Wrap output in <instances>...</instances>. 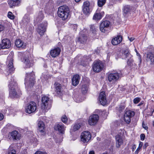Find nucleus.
Returning a JSON list of instances; mask_svg holds the SVG:
<instances>
[{
	"instance_id": "1",
	"label": "nucleus",
	"mask_w": 154,
	"mask_h": 154,
	"mask_svg": "<svg viewBox=\"0 0 154 154\" xmlns=\"http://www.w3.org/2000/svg\"><path fill=\"white\" fill-rule=\"evenodd\" d=\"M35 80V75L33 73L31 72L30 74L26 73L24 83L26 88L27 90H29L34 85Z\"/></svg>"
},
{
	"instance_id": "2",
	"label": "nucleus",
	"mask_w": 154,
	"mask_h": 154,
	"mask_svg": "<svg viewBox=\"0 0 154 154\" xmlns=\"http://www.w3.org/2000/svg\"><path fill=\"white\" fill-rule=\"evenodd\" d=\"M69 9L66 6H61L58 8V15L63 20H65L67 19L69 15Z\"/></svg>"
},
{
	"instance_id": "3",
	"label": "nucleus",
	"mask_w": 154,
	"mask_h": 154,
	"mask_svg": "<svg viewBox=\"0 0 154 154\" xmlns=\"http://www.w3.org/2000/svg\"><path fill=\"white\" fill-rule=\"evenodd\" d=\"M9 91V96L11 98L17 97L18 94L16 91L17 88V84L14 81V79L12 78L11 79V81L8 85Z\"/></svg>"
},
{
	"instance_id": "4",
	"label": "nucleus",
	"mask_w": 154,
	"mask_h": 154,
	"mask_svg": "<svg viewBox=\"0 0 154 154\" xmlns=\"http://www.w3.org/2000/svg\"><path fill=\"white\" fill-rule=\"evenodd\" d=\"M121 75V73L120 72L115 71L112 72L108 75V80L112 84H115L119 79Z\"/></svg>"
},
{
	"instance_id": "5",
	"label": "nucleus",
	"mask_w": 154,
	"mask_h": 154,
	"mask_svg": "<svg viewBox=\"0 0 154 154\" xmlns=\"http://www.w3.org/2000/svg\"><path fill=\"white\" fill-rule=\"evenodd\" d=\"M104 66L103 63L101 61H95L93 65V70L96 72H99L103 69Z\"/></svg>"
},
{
	"instance_id": "6",
	"label": "nucleus",
	"mask_w": 154,
	"mask_h": 154,
	"mask_svg": "<svg viewBox=\"0 0 154 154\" xmlns=\"http://www.w3.org/2000/svg\"><path fill=\"white\" fill-rule=\"evenodd\" d=\"M37 108L36 104L33 101H30L26 106L25 108V111L26 112L30 114L35 111Z\"/></svg>"
},
{
	"instance_id": "7",
	"label": "nucleus",
	"mask_w": 154,
	"mask_h": 154,
	"mask_svg": "<svg viewBox=\"0 0 154 154\" xmlns=\"http://www.w3.org/2000/svg\"><path fill=\"white\" fill-rule=\"evenodd\" d=\"M91 134L88 131L82 132L81 135V141L84 143L88 142L91 138Z\"/></svg>"
},
{
	"instance_id": "8",
	"label": "nucleus",
	"mask_w": 154,
	"mask_h": 154,
	"mask_svg": "<svg viewBox=\"0 0 154 154\" xmlns=\"http://www.w3.org/2000/svg\"><path fill=\"white\" fill-rule=\"evenodd\" d=\"M110 23V22L108 20L103 21L100 25L99 28L100 31L104 33L107 31Z\"/></svg>"
},
{
	"instance_id": "9",
	"label": "nucleus",
	"mask_w": 154,
	"mask_h": 154,
	"mask_svg": "<svg viewBox=\"0 0 154 154\" xmlns=\"http://www.w3.org/2000/svg\"><path fill=\"white\" fill-rule=\"evenodd\" d=\"M47 24L46 22L40 24L38 26L37 29V31L38 33L41 35H42L46 30V28Z\"/></svg>"
},
{
	"instance_id": "10",
	"label": "nucleus",
	"mask_w": 154,
	"mask_h": 154,
	"mask_svg": "<svg viewBox=\"0 0 154 154\" xmlns=\"http://www.w3.org/2000/svg\"><path fill=\"white\" fill-rule=\"evenodd\" d=\"M11 42L8 39H3L0 44V50L8 48L11 46Z\"/></svg>"
},
{
	"instance_id": "11",
	"label": "nucleus",
	"mask_w": 154,
	"mask_h": 154,
	"mask_svg": "<svg viewBox=\"0 0 154 154\" xmlns=\"http://www.w3.org/2000/svg\"><path fill=\"white\" fill-rule=\"evenodd\" d=\"M99 119V116L97 115L94 114L89 117L88 120L89 124L91 125H94L98 122Z\"/></svg>"
},
{
	"instance_id": "12",
	"label": "nucleus",
	"mask_w": 154,
	"mask_h": 154,
	"mask_svg": "<svg viewBox=\"0 0 154 154\" xmlns=\"http://www.w3.org/2000/svg\"><path fill=\"white\" fill-rule=\"evenodd\" d=\"M90 3L88 1H86L84 2L82 6V11L85 15H88L90 14Z\"/></svg>"
},
{
	"instance_id": "13",
	"label": "nucleus",
	"mask_w": 154,
	"mask_h": 154,
	"mask_svg": "<svg viewBox=\"0 0 154 154\" xmlns=\"http://www.w3.org/2000/svg\"><path fill=\"white\" fill-rule=\"evenodd\" d=\"M104 15V12L100 11L97 9L94 13L93 19L95 20H99L101 19Z\"/></svg>"
},
{
	"instance_id": "14",
	"label": "nucleus",
	"mask_w": 154,
	"mask_h": 154,
	"mask_svg": "<svg viewBox=\"0 0 154 154\" xmlns=\"http://www.w3.org/2000/svg\"><path fill=\"white\" fill-rule=\"evenodd\" d=\"M99 100L100 103L103 105H105L107 103L106 95L104 91L101 92L99 94Z\"/></svg>"
},
{
	"instance_id": "15",
	"label": "nucleus",
	"mask_w": 154,
	"mask_h": 154,
	"mask_svg": "<svg viewBox=\"0 0 154 154\" xmlns=\"http://www.w3.org/2000/svg\"><path fill=\"white\" fill-rule=\"evenodd\" d=\"M49 101V97L46 96L43 97L42 99V108L43 109L47 108L48 102Z\"/></svg>"
},
{
	"instance_id": "16",
	"label": "nucleus",
	"mask_w": 154,
	"mask_h": 154,
	"mask_svg": "<svg viewBox=\"0 0 154 154\" xmlns=\"http://www.w3.org/2000/svg\"><path fill=\"white\" fill-rule=\"evenodd\" d=\"M21 0H8V3L10 8H13L19 6Z\"/></svg>"
},
{
	"instance_id": "17",
	"label": "nucleus",
	"mask_w": 154,
	"mask_h": 154,
	"mask_svg": "<svg viewBox=\"0 0 154 154\" xmlns=\"http://www.w3.org/2000/svg\"><path fill=\"white\" fill-rule=\"evenodd\" d=\"M122 37L121 35H118L113 38L111 41L112 44L114 45L119 44L122 41Z\"/></svg>"
},
{
	"instance_id": "18",
	"label": "nucleus",
	"mask_w": 154,
	"mask_h": 154,
	"mask_svg": "<svg viewBox=\"0 0 154 154\" xmlns=\"http://www.w3.org/2000/svg\"><path fill=\"white\" fill-rule=\"evenodd\" d=\"M146 60L149 62L151 64H154V56L152 53L151 52H148L147 53Z\"/></svg>"
},
{
	"instance_id": "19",
	"label": "nucleus",
	"mask_w": 154,
	"mask_h": 154,
	"mask_svg": "<svg viewBox=\"0 0 154 154\" xmlns=\"http://www.w3.org/2000/svg\"><path fill=\"white\" fill-rule=\"evenodd\" d=\"M22 62L25 64V68H29L33 65V63L32 61H30L28 57H24L22 60Z\"/></svg>"
},
{
	"instance_id": "20",
	"label": "nucleus",
	"mask_w": 154,
	"mask_h": 154,
	"mask_svg": "<svg viewBox=\"0 0 154 154\" xmlns=\"http://www.w3.org/2000/svg\"><path fill=\"white\" fill-rule=\"evenodd\" d=\"M12 137L14 140H19L20 139V135L17 131H14L9 134Z\"/></svg>"
},
{
	"instance_id": "21",
	"label": "nucleus",
	"mask_w": 154,
	"mask_h": 154,
	"mask_svg": "<svg viewBox=\"0 0 154 154\" xmlns=\"http://www.w3.org/2000/svg\"><path fill=\"white\" fill-rule=\"evenodd\" d=\"M60 51V48H57L51 51L50 54L52 57H55L59 54Z\"/></svg>"
},
{
	"instance_id": "22",
	"label": "nucleus",
	"mask_w": 154,
	"mask_h": 154,
	"mask_svg": "<svg viewBox=\"0 0 154 154\" xmlns=\"http://www.w3.org/2000/svg\"><path fill=\"white\" fill-rule=\"evenodd\" d=\"M80 79V78L79 75H74L72 79V85L75 86L77 85L79 83Z\"/></svg>"
},
{
	"instance_id": "23",
	"label": "nucleus",
	"mask_w": 154,
	"mask_h": 154,
	"mask_svg": "<svg viewBox=\"0 0 154 154\" xmlns=\"http://www.w3.org/2000/svg\"><path fill=\"white\" fill-rule=\"evenodd\" d=\"M55 129L61 133H63L65 130L63 124L62 123L58 124L56 125L55 127Z\"/></svg>"
},
{
	"instance_id": "24",
	"label": "nucleus",
	"mask_w": 154,
	"mask_h": 154,
	"mask_svg": "<svg viewBox=\"0 0 154 154\" xmlns=\"http://www.w3.org/2000/svg\"><path fill=\"white\" fill-rule=\"evenodd\" d=\"M10 60L9 62V64L8 65V68H9V72L10 74L11 72H12L13 71H14V67L13 65V59L12 58V57H11V58H10V57L9 56L8 57V60Z\"/></svg>"
},
{
	"instance_id": "25",
	"label": "nucleus",
	"mask_w": 154,
	"mask_h": 154,
	"mask_svg": "<svg viewBox=\"0 0 154 154\" xmlns=\"http://www.w3.org/2000/svg\"><path fill=\"white\" fill-rule=\"evenodd\" d=\"M116 146L117 147L119 148L123 143V140L122 137L119 135L116 136Z\"/></svg>"
},
{
	"instance_id": "26",
	"label": "nucleus",
	"mask_w": 154,
	"mask_h": 154,
	"mask_svg": "<svg viewBox=\"0 0 154 154\" xmlns=\"http://www.w3.org/2000/svg\"><path fill=\"white\" fill-rule=\"evenodd\" d=\"M15 44L16 47L18 48H24L26 47L25 44L20 39H17L15 41Z\"/></svg>"
},
{
	"instance_id": "27",
	"label": "nucleus",
	"mask_w": 154,
	"mask_h": 154,
	"mask_svg": "<svg viewBox=\"0 0 154 154\" xmlns=\"http://www.w3.org/2000/svg\"><path fill=\"white\" fill-rule=\"evenodd\" d=\"M38 130L41 132L43 133L45 130V125L44 122L41 121H39L38 122Z\"/></svg>"
},
{
	"instance_id": "28",
	"label": "nucleus",
	"mask_w": 154,
	"mask_h": 154,
	"mask_svg": "<svg viewBox=\"0 0 154 154\" xmlns=\"http://www.w3.org/2000/svg\"><path fill=\"white\" fill-rule=\"evenodd\" d=\"M132 9V7L130 5H126L124 6L122 8L124 13L125 14L129 13Z\"/></svg>"
},
{
	"instance_id": "29",
	"label": "nucleus",
	"mask_w": 154,
	"mask_h": 154,
	"mask_svg": "<svg viewBox=\"0 0 154 154\" xmlns=\"http://www.w3.org/2000/svg\"><path fill=\"white\" fill-rule=\"evenodd\" d=\"M87 40V37L85 35L83 34L80 35L79 38V40L80 42L82 44L86 42Z\"/></svg>"
},
{
	"instance_id": "30",
	"label": "nucleus",
	"mask_w": 154,
	"mask_h": 154,
	"mask_svg": "<svg viewBox=\"0 0 154 154\" xmlns=\"http://www.w3.org/2000/svg\"><path fill=\"white\" fill-rule=\"evenodd\" d=\"M123 54L126 58L131 57V56L128 48H126L124 51Z\"/></svg>"
},
{
	"instance_id": "31",
	"label": "nucleus",
	"mask_w": 154,
	"mask_h": 154,
	"mask_svg": "<svg viewBox=\"0 0 154 154\" xmlns=\"http://www.w3.org/2000/svg\"><path fill=\"white\" fill-rule=\"evenodd\" d=\"M134 111L130 110L126 111L125 114V115L128 116L131 118L134 116Z\"/></svg>"
},
{
	"instance_id": "32",
	"label": "nucleus",
	"mask_w": 154,
	"mask_h": 154,
	"mask_svg": "<svg viewBox=\"0 0 154 154\" xmlns=\"http://www.w3.org/2000/svg\"><path fill=\"white\" fill-rule=\"evenodd\" d=\"M55 86L56 92L57 93H59L60 92L61 90L60 85L57 83H55Z\"/></svg>"
},
{
	"instance_id": "33",
	"label": "nucleus",
	"mask_w": 154,
	"mask_h": 154,
	"mask_svg": "<svg viewBox=\"0 0 154 154\" xmlns=\"http://www.w3.org/2000/svg\"><path fill=\"white\" fill-rule=\"evenodd\" d=\"M106 0H98V5L100 7L103 6L105 3Z\"/></svg>"
},
{
	"instance_id": "34",
	"label": "nucleus",
	"mask_w": 154,
	"mask_h": 154,
	"mask_svg": "<svg viewBox=\"0 0 154 154\" xmlns=\"http://www.w3.org/2000/svg\"><path fill=\"white\" fill-rule=\"evenodd\" d=\"M88 90V88L86 85H83L82 88V93L85 94L87 92Z\"/></svg>"
},
{
	"instance_id": "35",
	"label": "nucleus",
	"mask_w": 154,
	"mask_h": 154,
	"mask_svg": "<svg viewBox=\"0 0 154 154\" xmlns=\"http://www.w3.org/2000/svg\"><path fill=\"white\" fill-rule=\"evenodd\" d=\"M131 118L124 114V119L125 121L127 124H129L131 121Z\"/></svg>"
},
{
	"instance_id": "36",
	"label": "nucleus",
	"mask_w": 154,
	"mask_h": 154,
	"mask_svg": "<svg viewBox=\"0 0 154 154\" xmlns=\"http://www.w3.org/2000/svg\"><path fill=\"white\" fill-rule=\"evenodd\" d=\"M80 125L79 124H75L73 126L72 130L73 131H75L79 129Z\"/></svg>"
},
{
	"instance_id": "37",
	"label": "nucleus",
	"mask_w": 154,
	"mask_h": 154,
	"mask_svg": "<svg viewBox=\"0 0 154 154\" xmlns=\"http://www.w3.org/2000/svg\"><path fill=\"white\" fill-rule=\"evenodd\" d=\"M143 145V143L142 142H140L139 144V146L136 149V150L135 152V154H138L140 150L142 147V146Z\"/></svg>"
},
{
	"instance_id": "38",
	"label": "nucleus",
	"mask_w": 154,
	"mask_h": 154,
	"mask_svg": "<svg viewBox=\"0 0 154 154\" xmlns=\"http://www.w3.org/2000/svg\"><path fill=\"white\" fill-rule=\"evenodd\" d=\"M90 28V30L93 33H95L96 31V27L94 25H91Z\"/></svg>"
},
{
	"instance_id": "39",
	"label": "nucleus",
	"mask_w": 154,
	"mask_h": 154,
	"mask_svg": "<svg viewBox=\"0 0 154 154\" xmlns=\"http://www.w3.org/2000/svg\"><path fill=\"white\" fill-rule=\"evenodd\" d=\"M8 154H16V152L15 149H12L10 146L9 148Z\"/></svg>"
},
{
	"instance_id": "40",
	"label": "nucleus",
	"mask_w": 154,
	"mask_h": 154,
	"mask_svg": "<svg viewBox=\"0 0 154 154\" xmlns=\"http://www.w3.org/2000/svg\"><path fill=\"white\" fill-rule=\"evenodd\" d=\"M43 14L42 12H40L39 14L38 17L37 18V20L38 21L39 20H42L44 18Z\"/></svg>"
},
{
	"instance_id": "41",
	"label": "nucleus",
	"mask_w": 154,
	"mask_h": 154,
	"mask_svg": "<svg viewBox=\"0 0 154 154\" xmlns=\"http://www.w3.org/2000/svg\"><path fill=\"white\" fill-rule=\"evenodd\" d=\"M61 120L63 123H66L68 119L65 115H63L62 117Z\"/></svg>"
},
{
	"instance_id": "42",
	"label": "nucleus",
	"mask_w": 154,
	"mask_h": 154,
	"mask_svg": "<svg viewBox=\"0 0 154 154\" xmlns=\"http://www.w3.org/2000/svg\"><path fill=\"white\" fill-rule=\"evenodd\" d=\"M8 17L11 19H14V16L12 14V13L11 12H9L8 13Z\"/></svg>"
},
{
	"instance_id": "43",
	"label": "nucleus",
	"mask_w": 154,
	"mask_h": 154,
	"mask_svg": "<svg viewBox=\"0 0 154 154\" xmlns=\"http://www.w3.org/2000/svg\"><path fill=\"white\" fill-rule=\"evenodd\" d=\"M140 98L136 97L134 99L133 101L135 104H137L140 101Z\"/></svg>"
},
{
	"instance_id": "44",
	"label": "nucleus",
	"mask_w": 154,
	"mask_h": 154,
	"mask_svg": "<svg viewBox=\"0 0 154 154\" xmlns=\"http://www.w3.org/2000/svg\"><path fill=\"white\" fill-rule=\"evenodd\" d=\"M25 20H24L23 21V22H24V24L26 26V28H27L28 26H29V20H28V21H27L26 22H25Z\"/></svg>"
},
{
	"instance_id": "45",
	"label": "nucleus",
	"mask_w": 154,
	"mask_h": 154,
	"mask_svg": "<svg viewBox=\"0 0 154 154\" xmlns=\"http://www.w3.org/2000/svg\"><path fill=\"white\" fill-rule=\"evenodd\" d=\"M140 139L142 140H143L145 137V136L144 134H142L140 135Z\"/></svg>"
},
{
	"instance_id": "46",
	"label": "nucleus",
	"mask_w": 154,
	"mask_h": 154,
	"mask_svg": "<svg viewBox=\"0 0 154 154\" xmlns=\"http://www.w3.org/2000/svg\"><path fill=\"white\" fill-rule=\"evenodd\" d=\"M142 126L143 127L145 130H147L148 128L147 126L144 124L143 122Z\"/></svg>"
},
{
	"instance_id": "47",
	"label": "nucleus",
	"mask_w": 154,
	"mask_h": 154,
	"mask_svg": "<svg viewBox=\"0 0 154 154\" xmlns=\"http://www.w3.org/2000/svg\"><path fill=\"white\" fill-rule=\"evenodd\" d=\"M136 146L134 144L132 145L131 146V149L132 152H133L134 150L136 149Z\"/></svg>"
},
{
	"instance_id": "48",
	"label": "nucleus",
	"mask_w": 154,
	"mask_h": 154,
	"mask_svg": "<svg viewBox=\"0 0 154 154\" xmlns=\"http://www.w3.org/2000/svg\"><path fill=\"white\" fill-rule=\"evenodd\" d=\"M137 55L138 56V59L140 61V63H141V57H140V54L139 53H138V52H137Z\"/></svg>"
},
{
	"instance_id": "49",
	"label": "nucleus",
	"mask_w": 154,
	"mask_h": 154,
	"mask_svg": "<svg viewBox=\"0 0 154 154\" xmlns=\"http://www.w3.org/2000/svg\"><path fill=\"white\" fill-rule=\"evenodd\" d=\"M48 77L47 76V75H45L44 74H42V76L41 77V78H43L45 79L46 80L48 79Z\"/></svg>"
},
{
	"instance_id": "50",
	"label": "nucleus",
	"mask_w": 154,
	"mask_h": 154,
	"mask_svg": "<svg viewBox=\"0 0 154 154\" xmlns=\"http://www.w3.org/2000/svg\"><path fill=\"white\" fill-rule=\"evenodd\" d=\"M35 154H47V153L41 151H37L35 152Z\"/></svg>"
},
{
	"instance_id": "51",
	"label": "nucleus",
	"mask_w": 154,
	"mask_h": 154,
	"mask_svg": "<svg viewBox=\"0 0 154 154\" xmlns=\"http://www.w3.org/2000/svg\"><path fill=\"white\" fill-rule=\"evenodd\" d=\"M4 26L3 25L0 24V32L4 30Z\"/></svg>"
},
{
	"instance_id": "52",
	"label": "nucleus",
	"mask_w": 154,
	"mask_h": 154,
	"mask_svg": "<svg viewBox=\"0 0 154 154\" xmlns=\"http://www.w3.org/2000/svg\"><path fill=\"white\" fill-rule=\"evenodd\" d=\"M4 118L3 115L1 113H0V120H2Z\"/></svg>"
},
{
	"instance_id": "53",
	"label": "nucleus",
	"mask_w": 154,
	"mask_h": 154,
	"mask_svg": "<svg viewBox=\"0 0 154 154\" xmlns=\"http://www.w3.org/2000/svg\"><path fill=\"white\" fill-rule=\"evenodd\" d=\"M119 110H122V109H123L125 108V107L123 106H121L119 107Z\"/></svg>"
},
{
	"instance_id": "54",
	"label": "nucleus",
	"mask_w": 154,
	"mask_h": 154,
	"mask_svg": "<svg viewBox=\"0 0 154 154\" xmlns=\"http://www.w3.org/2000/svg\"><path fill=\"white\" fill-rule=\"evenodd\" d=\"M89 154H94V151H91L89 152Z\"/></svg>"
},
{
	"instance_id": "55",
	"label": "nucleus",
	"mask_w": 154,
	"mask_h": 154,
	"mask_svg": "<svg viewBox=\"0 0 154 154\" xmlns=\"http://www.w3.org/2000/svg\"><path fill=\"white\" fill-rule=\"evenodd\" d=\"M134 39V38L132 37H131L129 38V40L130 42H132Z\"/></svg>"
},
{
	"instance_id": "56",
	"label": "nucleus",
	"mask_w": 154,
	"mask_h": 154,
	"mask_svg": "<svg viewBox=\"0 0 154 154\" xmlns=\"http://www.w3.org/2000/svg\"><path fill=\"white\" fill-rule=\"evenodd\" d=\"M73 26H74V29H76L77 28V25L76 24H74L73 25Z\"/></svg>"
},
{
	"instance_id": "57",
	"label": "nucleus",
	"mask_w": 154,
	"mask_h": 154,
	"mask_svg": "<svg viewBox=\"0 0 154 154\" xmlns=\"http://www.w3.org/2000/svg\"><path fill=\"white\" fill-rule=\"evenodd\" d=\"M82 100H77L76 101V102H79H79H82Z\"/></svg>"
},
{
	"instance_id": "58",
	"label": "nucleus",
	"mask_w": 154,
	"mask_h": 154,
	"mask_svg": "<svg viewBox=\"0 0 154 154\" xmlns=\"http://www.w3.org/2000/svg\"><path fill=\"white\" fill-rule=\"evenodd\" d=\"M76 2H78L80 1V0H75Z\"/></svg>"
},
{
	"instance_id": "59",
	"label": "nucleus",
	"mask_w": 154,
	"mask_h": 154,
	"mask_svg": "<svg viewBox=\"0 0 154 154\" xmlns=\"http://www.w3.org/2000/svg\"><path fill=\"white\" fill-rule=\"evenodd\" d=\"M135 52H136V53H137V52H137V50H136V49H135Z\"/></svg>"
},
{
	"instance_id": "60",
	"label": "nucleus",
	"mask_w": 154,
	"mask_h": 154,
	"mask_svg": "<svg viewBox=\"0 0 154 154\" xmlns=\"http://www.w3.org/2000/svg\"><path fill=\"white\" fill-rule=\"evenodd\" d=\"M11 77V74H8V77Z\"/></svg>"
},
{
	"instance_id": "61",
	"label": "nucleus",
	"mask_w": 154,
	"mask_h": 154,
	"mask_svg": "<svg viewBox=\"0 0 154 154\" xmlns=\"http://www.w3.org/2000/svg\"><path fill=\"white\" fill-rule=\"evenodd\" d=\"M153 126H154V121H153Z\"/></svg>"
},
{
	"instance_id": "62",
	"label": "nucleus",
	"mask_w": 154,
	"mask_h": 154,
	"mask_svg": "<svg viewBox=\"0 0 154 154\" xmlns=\"http://www.w3.org/2000/svg\"><path fill=\"white\" fill-rule=\"evenodd\" d=\"M10 54H12L13 53H11Z\"/></svg>"
}]
</instances>
